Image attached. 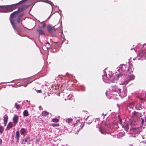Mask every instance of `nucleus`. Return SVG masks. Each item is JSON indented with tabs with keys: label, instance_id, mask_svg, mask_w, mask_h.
I'll list each match as a JSON object with an SVG mask.
<instances>
[{
	"label": "nucleus",
	"instance_id": "obj_1",
	"mask_svg": "<svg viewBox=\"0 0 146 146\" xmlns=\"http://www.w3.org/2000/svg\"><path fill=\"white\" fill-rule=\"evenodd\" d=\"M26 0H23L19 3L13 5L6 6H0V12H9L13 11L17 8V6L19 4H21Z\"/></svg>",
	"mask_w": 146,
	"mask_h": 146
},
{
	"label": "nucleus",
	"instance_id": "obj_2",
	"mask_svg": "<svg viewBox=\"0 0 146 146\" xmlns=\"http://www.w3.org/2000/svg\"><path fill=\"white\" fill-rule=\"evenodd\" d=\"M10 21L13 29L18 33L21 31V28L20 27L17 25L16 22V18L10 17Z\"/></svg>",
	"mask_w": 146,
	"mask_h": 146
},
{
	"label": "nucleus",
	"instance_id": "obj_3",
	"mask_svg": "<svg viewBox=\"0 0 146 146\" xmlns=\"http://www.w3.org/2000/svg\"><path fill=\"white\" fill-rule=\"evenodd\" d=\"M84 125V122L81 123L80 120H78L76 121V125H75V128L76 129L77 132L79 131L80 129H82Z\"/></svg>",
	"mask_w": 146,
	"mask_h": 146
},
{
	"label": "nucleus",
	"instance_id": "obj_4",
	"mask_svg": "<svg viewBox=\"0 0 146 146\" xmlns=\"http://www.w3.org/2000/svg\"><path fill=\"white\" fill-rule=\"evenodd\" d=\"M134 77L135 76H133V75L130 74L127 77V80H126L125 81L123 82L122 84H127L130 81L134 80Z\"/></svg>",
	"mask_w": 146,
	"mask_h": 146
},
{
	"label": "nucleus",
	"instance_id": "obj_5",
	"mask_svg": "<svg viewBox=\"0 0 146 146\" xmlns=\"http://www.w3.org/2000/svg\"><path fill=\"white\" fill-rule=\"evenodd\" d=\"M47 31L50 33L54 34L55 33L56 29L54 27H52L50 25H48L47 27Z\"/></svg>",
	"mask_w": 146,
	"mask_h": 146
},
{
	"label": "nucleus",
	"instance_id": "obj_6",
	"mask_svg": "<svg viewBox=\"0 0 146 146\" xmlns=\"http://www.w3.org/2000/svg\"><path fill=\"white\" fill-rule=\"evenodd\" d=\"M138 55V56L145 58L146 55V48L145 49H143L142 50L140 51Z\"/></svg>",
	"mask_w": 146,
	"mask_h": 146
},
{
	"label": "nucleus",
	"instance_id": "obj_7",
	"mask_svg": "<svg viewBox=\"0 0 146 146\" xmlns=\"http://www.w3.org/2000/svg\"><path fill=\"white\" fill-rule=\"evenodd\" d=\"M24 144L27 145H33V141L32 140H30L29 138H26L23 141Z\"/></svg>",
	"mask_w": 146,
	"mask_h": 146
},
{
	"label": "nucleus",
	"instance_id": "obj_8",
	"mask_svg": "<svg viewBox=\"0 0 146 146\" xmlns=\"http://www.w3.org/2000/svg\"><path fill=\"white\" fill-rule=\"evenodd\" d=\"M19 117L18 116L15 115L13 117V122L14 126H15L18 122Z\"/></svg>",
	"mask_w": 146,
	"mask_h": 146
},
{
	"label": "nucleus",
	"instance_id": "obj_9",
	"mask_svg": "<svg viewBox=\"0 0 146 146\" xmlns=\"http://www.w3.org/2000/svg\"><path fill=\"white\" fill-rule=\"evenodd\" d=\"M28 6L26 5H23L20 7H19L18 9V11L21 13L24 10H25L28 8Z\"/></svg>",
	"mask_w": 146,
	"mask_h": 146
},
{
	"label": "nucleus",
	"instance_id": "obj_10",
	"mask_svg": "<svg viewBox=\"0 0 146 146\" xmlns=\"http://www.w3.org/2000/svg\"><path fill=\"white\" fill-rule=\"evenodd\" d=\"M93 118L91 116H88L86 119V122L87 123L89 124L93 121Z\"/></svg>",
	"mask_w": 146,
	"mask_h": 146
},
{
	"label": "nucleus",
	"instance_id": "obj_11",
	"mask_svg": "<svg viewBox=\"0 0 146 146\" xmlns=\"http://www.w3.org/2000/svg\"><path fill=\"white\" fill-rule=\"evenodd\" d=\"M122 127L127 132L129 129V125L127 122H124L123 124L122 125Z\"/></svg>",
	"mask_w": 146,
	"mask_h": 146
},
{
	"label": "nucleus",
	"instance_id": "obj_12",
	"mask_svg": "<svg viewBox=\"0 0 146 146\" xmlns=\"http://www.w3.org/2000/svg\"><path fill=\"white\" fill-rule=\"evenodd\" d=\"M20 13L18 11H15L12 13L10 15V17H13L14 18H16V17L19 15Z\"/></svg>",
	"mask_w": 146,
	"mask_h": 146
},
{
	"label": "nucleus",
	"instance_id": "obj_13",
	"mask_svg": "<svg viewBox=\"0 0 146 146\" xmlns=\"http://www.w3.org/2000/svg\"><path fill=\"white\" fill-rule=\"evenodd\" d=\"M8 119V116L6 114L3 117L4 124L5 126L6 125Z\"/></svg>",
	"mask_w": 146,
	"mask_h": 146
},
{
	"label": "nucleus",
	"instance_id": "obj_14",
	"mask_svg": "<svg viewBox=\"0 0 146 146\" xmlns=\"http://www.w3.org/2000/svg\"><path fill=\"white\" fill-rule=\"evenodd\" d=\"M26 133V130L25 129L22 128H21L20 130V133L21 135H25Z\"/></svg>",
	"mask_w": 146,
	"mask_h": 146
},
{
	"label": "nucleus",
	"instance_id": "obj_15",
	"mask_svg": "<svg viewBox=\"0 0 146 146\" xmlns=\"http://www.w3.org/2000/svg\"><path fill=\"white\" fill-rule=\"evenodd\" d=\"M123 76V74H117L115 76V78H116V80H117L120 78H121Z\"/></svg>",
	"mask_w": 146,
	"mask_h": 146
},
{
	"label": "nucleus",
	"instance_id": "obj_16",
	"mask_svg": "<svg viewBox=\"0 0 146 146\" xmlns=\"http://www.w3.org/2000/svg\"><path fill=\"white\" fill-rule=\"evenodd\" d=\"M13 126V124L11 122H9L7 125L6 129L8 130H9L11 128H12Z\"/></svg>",
	"mask_w": 146,
	"mask_h": 146
},
{
	"label": "nucleus",
	"instance_id": "obj_17",
	"mask_svg": "<svg viewBox=\"0 0 146 146\" xmlns=\"http://www.w3.org/2000/svg\"><path fill=\"white\" fill-rule=\"evenodd\" d=\"M130 130L131 132H130V134H133L134 132L136 133L137 131L138 130L136 128H133L130 129Z\"/></svg>",
	"mask_w": 146,
	"mask_h": 146
},
{
	"label": "nucleus",
	"instance_id": "obj_18",
	"mask_svg": "<svg viewBox=\"0 0 146 146\" xmlns=\"http://www.w3.org/2000/svg\"><path fill=\"white\" fill-rule=\"evenodd\" d=\"M45 46L47 49H50L51 48V46L48 42H47L46 43Z\"/></svg>",
	"mask_w": 146,
	"mask_h": 146
},
{
	"label": "nucleus",
	"instance_id": "obj_19",
	"mask_svg": "<svg viewBox=\"0 0 146 146\" xmlns=\"http://www.w3.org/2000/svg\"><path fill=\"white\" fill-rule=\"evenodd\" d=\"M16 136L17 141H18L19 140L20 134L19 131H17L16 133Z\"/></svg>",
	"mask_w": 146,
	"mask_h": 146
},
{
	"label": "nucleus",
	"instance_id": "obj_20",
	"mask_svg": "<svg viewBox=\"0 0 146 146\" xmlns=\"http://www.w3.org/2000/svg\"><path fill=\"white\" fill-rule=\"evenodd\" d=\"M43 2L48 3L50 5L52 6L53 5V3L50 1H49L48 0H43Z\"/></svg>",
	"mask_w": 146,
	"mask_h": 146
},
{
	"label": "nucleus",
	"instance_id": "obj_21",
	"mask_svg": "<svg viewBox=\"0 0 146 146\" xmlns=\"http://www.w3.org/2000/svg\"><path fill=\"white\" fill-rule=\"evenodd\" d=\"M49 112L46 111H44L42 113V115L43 116H45L47 115H48Z\"/></svg>",
	"mask_w": 146,
	"mask_h": 146
},
{
	"label": "nucleus",
	"instance_id": "obj_22",
	"mask_svg": "<svg viewBox=\"0 0 146 146\" xmlns=\"http://www.w3.org/2000/svg\"><path fill=\"white\" fill-rule=\"evenodd\" d=\"M24 116L27 117L29 115V113L27 110H25L23 112Z\"/></svg>",
	"mask_w": 146,
	"mask_h": 146
},
{
	"label": "nucleus",
	"instance_id": "obj_23",
	"mask_svg": "<svg viewBox=\"0 0 146 146\" xmlns=\"http://www.w3.org/2000/svg\"><path fill=\"white\" fill-rule=\"evenodd\" d=\"M115 91L117 92L118 93H120L121 92V89L118 87H115Z\"/></svg>",
	"mask_w": 146,
	"mask_h": 146
},
{
	"label": "nucleus",
	"instance_id": "obj_24",
	"mask_svg": "<svg viewBox=\"0 0 146 146\" xmlns=\"http://www.w3.org/2000/svg\"><path fill=\"white\" fill-rule=\"evenodd\" d=\"M139 99L141 101V102H144L146 101V94H145V98L139 97Z\"/></svg>",
	"mask_w": 146,
	"mask_h": 146
},
{
	"label": "nucleus",
	"instance_id": "obj_25",
	"mask_svg": "<svg viewBox=\"0 0 146 146\" xmlns=\"http://www.w3.org/2000/svg\"><path fill=\"white\" fill-rule=\"evenodd\" d=\"M37 31L38 32L39 35H44V33L42 30H38Z\"/></svg>",
	"mask_w": 146,
	"mask_h": 146
},
{
	"label": "nucleus",
	"instance_id": "obj_26",
	"mask_svg": "<svg viewBox=\"0 0 146 146\" xmlns=\"http://www.w3.org/2000/svg\"><path fill=\"white\" fill-rule=\"evenodd\" d=\"M99 129L100 132L102 134H104L105 131L104 130H103L102 128L101 127H100L99 128Z\"/></svg>",
	"mask_w": 146,
	"mask_h": 146
},
{
	"label": "nucleus",
	"instance_id": "obj_27",
	"mask_svg": "<svg viewBox=\"0 0 146 146\" xmlns=\"http://www.w3.org/2000/svg\"><path fill=\"white\" fill-rule=\"evenodd\" d=\"M52 121L55 123H57L59 122V119L57 118H53L52 119Z\"/></svg>",
	"mask_w": 146,
	"mask_h": 146
},
{
	"label": "nucleus",
	"instance_id": "obj_28",
	"mask_svg": "<svg viewBox=\"0 0 146 146\" xmlns=\"http://www.w3.org/2000/svg\"><path fill=\"white\" fill-rule=\"evenodd\" d=\"M66 122L68 123H70L72 122V119L71 118H68L66 119Z\"/></svg>",
	"mask_w": 146,
	"mask_h": 146
},
{
	"label": "nucleus",
	"instance_id": "obj_29",
	"mask_svg": "<svg viewBox=\"0 0 146 146\" xmlns=\"http://www.w3.org/2000/svg\"><path fill=\"white\" fill-rule=\"evenodd\" d=\"M4 130V128L1 125H0V133L2 134Z\"/></svg>",
	"mask_w": 146,
	"mask_h": 146
},
{
	"label": "nucleus",
	"instance_id": "obj_30",
	"mask_svg": "<svg viewBox=\"0 0 146 146\" xmlns=\"http://www.w3.org/2000/svg\"><path fill=\"white\" fill-rule=\"evenodd\" d=\"M15 106L17 109H18L20 107V105H18L17 103H15Z\"/></svg>",
	"mask_w": 146,
	"mask_h": 146
},
{
	"label": "nucleus",
	"instance_id": "obj_31",
	"mask_svg": "<svg viewBox=\"0 0 146 146\" xmlns=\"http://www.w3.org/2000/svg\"><path fill=\"white\" fill-rule=\"evenodd\" d=\"M17 22L18 23H20L22 21V20L20 17L18 18L17 20Z\"/></svg>",
	"mask_w": 146,
	"mask_h": 146
},
{
	"label": "nucleus",
	"instance_id": "obj_32",
	"mask_svg": "<svg viewBox=\"0 0 146 146\" xmlns=\"http://www.w3.org/2000/svg\"><path fill=\"white\" fill-rule=\"evenodd\" d=\"M51 125L54 127L56 126L58 127L59 125V123H52Z\"/></svg>",
	"mask_w": 146,
	"mask_h": 146
},
{
	"label": "nucleus",
	"instance_id": "obj_33",
	"mask_svg": "<svg viewBox=\"0 0 146 146\" xmlns=\"http://www.w3.org/2000/svg\"><path fill=\"white\" fill-rule=\"evenodd\" d=\"M138 112H137L135 111H134V112L133 113V115L135 117H137V114H138Z\"/></svg>",
	"mask_w": 146,
	"mask_h": 146
},
{
	"label": "nucleus",
	"instance_id": "obj_34",
	"mask_svg": "<svg viewBox=\"0 0 146 146\" xmlns=\"http://www.w3.org/2000/svg\"><path fill=\"white\" fill-rule=\"evenodd\" d=\"M118 117H119V123L121 124L122 123V121L121 120V117H120L119 116V115H118Z\"/></svg>",
	"mask_w": 146,
	"mask_h": 146
},
{
	"label": "nucleus",
	"instance_id": "obj_35",
	"mask_svg": "<svg viewBox=\"0 0 146 146\" xmlns=\"http://www.w3.org/2000/svg\"><path fill=\"white\" fill-rule=\"evenodd\" d=\"M35 90L38 93H42V91L41 90H37L36 89H35Z\"/></svg>",
	"mask_w": 146,
	"mask_h": 146
},
{
	"label": "nucleus",
	"instance_id": "obj_36",
	"mask_svg": "<svg viewBox=\"0 0 146 146\" xmlns=\"http://www.w3.org/2000/svg\"><path fill=\"white\" fill-rule=\"evenodd\" d=\"M45 26V24L44 23H42L41 27L42 28H44Z\"/></svg>",
	"mask_w": 146,
	"mask_h": 146
},
{
	"label": "nucleus",
	"instance_id": "obj_37",
	"mask_svg": "<svg viewBox=\"0 0 146 146\" xmlns=\"http://www.w3.org/2000/svg\"><path fill=\"white\" fill-rule=\"evenodd\" d=\"M141 120H142L141 124L142 125H143L144 123V120L143 118H141Z\"/></svg>",
	"mask_w": 146,
	"mask_h": 146
},
{
	"label": "nucleus",
	"instance_id": "obj_38",
	"mask_svg": "<svg viewBox=\"0 0 146 146\" xmlns=\"http://www.w3.org/2000/svg\"><path fill=\"white\" fill-rule=\"evenodd\" d=\"M131 50L134 53H135V50L134 49L132 48L131 49Z\"/></svg>",
	"mask_w": 146,
	"mask_h": 146
},
{
	"label": "nucleus",
	"instance_id": "obj_39",
	"mask_svg": "<svg viewBox=\"0 0 146 146\" xmlns=\"http://www.w3.org/2000/svg\"><path fill=\"white\" fill-rule=\"evenodd\" d=\"M23 15V14H22L21 15H19V17H22Z\"/></svg>",
	"mask_w": 146,
	"mask_h": 146
},
{
	"label": "nucleus",
	"instance_id": "obj_40",
	"mask_svg": "<svg viewBox=\"0 0 146 146\" xmlns=\"http://www.w3.org/2000/svg\"><path fill=\"white\" fill-rule=\"evenodd\" d=\"M2 140L1 139H0V144H1L2 143Z\"/></svg>",
	"mask_w": 146,
	"mask_h": 146
},
{
	"label": "nucleus",
	"instance_id": "obj_41",
	"mask_svg": "<svg viewBox=\"0 0 146 146\" xmlns=\"http://www.w3.org/2000/svg\"><path fill=\"white\" fill-rule=\"evenodd\" d=\"M145 122H146V115H145Z\"/></svg>",
	"mask_w": 146,
	"mask_h": 146
},
{
	"label": "nucleus",
	"instance_id": "obj_42",
	"mask_svg": "<svg viewBox=\"0 0 146 146\" xmlns=\"http://www.w3.org/2000/svg\"><path fill=\"white\" fill-rule=\"evenodd\" d=\"M107 94H108V92H106V96H107Z\"/></svg>",
	"mask_w": 146,
	"mask_h": 146
},
{
	"label": "nucleus",
	"instance_id": "obj_43",
	"mask_svg": "<svg viewBox=\"0 0 146 146\" xmlns=\"http://www.w3.org/2000/svg\"><path fill=\"white\" fill-rule=\"evenodd\" d=\"M103 114L104 115V117L105 116H106V114Z\"/></svg>",
	"mask_w": 146,
	"mask_h": 146
},
{
	"label": "nucleus",
	"instance_id": "obj_44",
	"mask_svg": "<svg viewBox=\"0 0 146 146\" xmlns=\"http://www.w3.org/2000/svg\"><path fill=\"white\" fill-rule=\"evenodd\" d=\"M145 142V143H146V141L145 142Z\"/></svg>",
	"mask_w": 146,
	"mask_h": 146
},
{
	"label": "nucleus",
	"instance_id": "obj_45",
	"mask_svg": "<svg viewBox=\"0 0 146 146\" xmlns=\"http://www.w3.org/2000/svg\"><path fill=\"white\" fill-rule=\"evenodd\" d=\"M125 76L124 74H123V76Z\"/></svg>",
	"mask_w": 146,
	"mask_h": 146
}]
</instances>
